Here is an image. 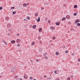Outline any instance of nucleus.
<instances>
[{"label": "nucleus", "mask_w": 80, "mask_h": 80, "mask_svg": "<svg viewBox=\"0 0 80 80\" xmlns=\"http://www.w3.org/2000/svg\"><path fill=\"white\" fill-rule=\"evenodd\" d=\"M16 70V67H14L11 69V72H12V73H14L15 71Z\"/></svg>", "instance_id": "nucleus-1"}, {"label": "nucleus", "mask_w": 80, "mask_h": 80, "mask_svg": "<svg viewBox=\"0 0 80 80\" xmlns=\"http://www.w3.org/2000/svg\"><path fill=\"white\" fill-rule=\"evenodd\" d=\"M7 27L8 28H10L11 27H12V24L10 23H8L7 25Z\"/></svg>", "instance_id": "nucleus-2"}, {"label": "nucleus", "mask_w": 80, "mask_h": 80, "mask_svg": "<svg viewBox=\"0 0 80 80\" xmlns=\"http://www.w3.org/2000/svg\"><path fill=\"white\" fill-rule=\"evenodd\" d=\"M20 41H21V40L19 39H18L16 40V42L17 43H20Z\"/></svg>", "instance_id": "nucleus-3"}, {"label": "nucleus", "mask_w": 80, "mask_h": 80, "mask_svg": "<svg viewBox=\"0 0 80 80\" xmlns=\"http://www.w3.org/2000/svg\"><path fill=\"white\" fill-rule=\"evenodd\" d=\"M70 16L69 15H67L66 16V18L68 19H70Z\"/></svg>", "instance_id": "nucleus-4"}, {"label": "nucleus", "mask_w": 80, "mask_h": 80, "mask_svg": "<svg viewBox=\"0 0 80 80\" xmlns=\"http://www.w3.org/2000/svg\"><path fill=\"white\" fill-rule=\"evenodd\" d=\"M24 78L25 79H27L28 78V76H27V75L25 74L24 76Z\"/></svg>", "instance_id": "nucleus-5"}, {"label": "nucleus", "mask_w": 80, "mask_h": 80, "mask_svg": "<svg viewBox=\"0 0 80 80\" xmlns=\"http://www.w3.org/2000/svg\"><path fill=\"white\" fill-rule=\"evenodd\" d=\"M16 42L15 41L13 40H12L11 41V43H12V44H14V43H15Z\"/></svg>", "instance_id": "nucleus-6"}, {"label": "nucleus", "mask_w": 80, "mask_h": 80, "mask_svg": "<svg viewBox=\"0 0 80 80\" xmlns=\"http://www.w3.org/2000/svg\"><path fill=\"white\" fill-rule=\"evenodd\" d=\"M79 22H80V19H77L75 21V23H77Z\"/></svg>", "instance_id": "nucleus-7"}, {"label": "nucleus", "mask_w": 80, "mask_h": 80, "mask_svg": "<svg viewBox=\"0 0 80 80\" xmlns=\"http://www.w3.org/2000/svg\"><path fill=\"white\" fill-rule=\"evenodd\" d=\"M39 32H42V28H40L38 30Z\"/></svg>", "instance_id": "nucleus-8"}, {"label": "nucleus", "mask_w": 80, "mask_h": 80, "mask_svg": "<svg viewBox=\"0 0 80 80\" xmlns=\"http://www.w3.org/2000/svg\"><path fill=\"white\" fill-rule=\"evenodd\" d=\"M62 21H65L66 20V18L65 17L63 18L62 19Z\"/></svg>", "instance_id": "nucleus-9"}, {"label": "nucleus", "mask_w": 80, "mask_h": 80, "mask_svg": "<svg viewBox=\"0 0 80 80\" xmlns=\"http://www.w3.org/2000/svg\"><path fill=\"white\" fill-rule=\"evenodd\" d=\"M14 78L16 79V80H18V79H19V78H18V76H14Z\"/></svg>", "instance_id": "nucleus-10"}, {"label": "nucleus", "mask_w": 80, "mask_h": 80, "mask_svg": "<svg viewBox=\"0 0 80 80\" xmlns=\"http://www.w3.org/2000/svg\"><path fill=\"white\" fill-rule=\"evenodd\" d=\"M23 6L24 7H26L27 6V4L25 3L23 4Z\"/></svg>", "instance_id": "nucleus-11"}, {"label": "nucleus", "mask_w": 80, "mask_h": 80, "mask_svg": "<svg viewBox=\"0 0 80 80\" xmlns=\"http://www.w3.org/2000/svg\"><path fill=\"white\" fill-rule=\"evenodd\" d=\"M5 20H7V21H8V20H9V17H6Z\"/></svg>", "instance_id": "nucleus-12"}, {"label": "nucleus", "mask_w": 80, "mask_h": 80, "mask_svg": "<svg viewBox=\"0 0 80 80\" xmlns=\"http://www.w3.org/2000/svg\"><path fill=\"white\" fill-rule=\"evenodd\" d=\"M40 20V17H38V18L37 20V21L38 22H39Z\"/></svg>", "instance_id": "nucleus-13"}, {"label": "nucleus", "mask_w": 80, "mask_h": 80, "mask_svg": "<svg viewBox=\"0 0 80 80\" xmlns=\"http://www.w3.org/2000/svg\"><path fill=\"white\" fill-rule=\"evenodd\" d=\"M60 22H57L56 23V25H58V26L60 25Z\"/></svg>", "instance_id": "nucleus-14"}, {"label": "nucleus", "mask_w": 80, "mask_h": 80, "mask_svg": "<svg viewBox=\"0 0 80 80\" xmlns=\"http://www.w3.org/2000/svg\"><path fill=\"white\" fill-rule=\"evenodd\" d=\"M50 29L51 30H55V28L53 27H50Z\"/></svg>", "instance_id": "nucleus-15"}, {"label": "nucleus", "mask_w": 80, "mask_h": 80, "mask_svg": "<svg viewBox=\"0 0 80 80\" xmlns=\"http://www.w3.org/2000/svg\"><path fill=\"white\" fill-rule=\"evenodd\" d=\"M36 27H37V26L35 25H34L32 26V28L35 29V28H36Z\"/></svg>", "instance_id": "nucleus-16"}, {"label": "nucleus", "mask_w": 80, "mask_h": 80, "mask_svg": "<svg viewBox=\"0 0 80 80\" xmlns=\"http://www.w3.org/2000/svg\"><path fill=\"white\" fill-rule=\"evenodd\" d=\"M47 52L44 53L43 54V56H44V57H46V56H47Z\"/></svg>", "instance_id": "nucleus-17"}, {"label": "nucleus", "mask_w": 80, "mask_h": 80, "mask_svg": "<svg viewBox=\"0 0 80 80\" xmlns=\"http://www.w3.org/2000/svg\"><path fill=\"white\" fill-rule=\"evenodd\" d=\"M78 7V6H77V5H74V8H77Z\"/></svg>", "instance_id": "nucleus-18"}, {"label": "nucleus", "mask_w": 80, "mask_h": 80, "mask_svg": "<svg viewBox=\"0 0 80 80\" xmlns=\"http://www.w3.org/2000/svg\"><path fill=\"white\" fill-rule=\"evenodd\" d=\"M2 42H3L5 43V44H6V45H7V43L6 42H5V41H4V40H2Z\"/></svg>", "instance_id": "nucleus-19"}, {"label": "nucleus", "mask_w": 80, "mask_h": 80, "mask_svg": "<svg viewBox=\"0 0 80 80\" xmlns=\"http://www.w3.org/2000/svg\"><path fill=\"white\" fill-rule=\"evenodd\" d=\"M34 44H35V42H34L31 43V45H32V46L34 45Z\"/></svg>", "instance_id": "nucleus-20"}, {"label": "nucleus", "mask_w": 80, "mask_h": 80, "mask_svg": "<svg viewBox=\"0 0 80 80\" xmlns=\"http://www.w3.org/2000/svg\"><path fill=\"white\" fill-rule=\"evenodd\" d=\"M16 13H17V12H16V11H14L12 12V14H13V15H15V14Z\"/></svg>", "instance_id": "nucleus-21"}, {"label": "nucleus", "mask_w": 80, "mask_h": 80, "mask_svg": "<svg viewBox=\"0 0 80 80\" xmlns=\"http://www.w3.org/2000/svg\"><path fill=\"white\" fill-rule=\"evenodd\" d=\"M77 26L78 27H80V23H78L77 25Z\"/></svg>", "instance_id": "nucleus-22"}, {"label": "nucleus", "mask_w": 80, "mask_h": 80, "mask_svg": "<svg viewBox=\"0 0 80 80\" xmlns=\"http://www.w3.org/2000/svg\"><path fill=\"white\" fill-rule=\"evenodd\" d=\"M52 40H55V37L54 36H53L52 37Z\"/></svg>", "instance_id": "nucleus-23"}, {"label": "nucleus", "mask_w": 80, "mask_h": 80, "mask_svg": "<svg viewBox=\"0 0 80 80\" xmlns=\"http://www.w3.org/2000/svg\"><path fill=\"white\" fill-rule=\"evenodd\" d=\"M44 58H46V60H47V59H48V57L46 56H44Z\"/></svg>", "instance_id": "nucleus-24"}, {"label": "nucleus", "mask_w": 80, "mask_h": 80, "mask_svg": "<svg viewBox=\"0 0 80 80\" xmlns=\"http://www.w3.org/2000/svg\"><path fill=\"white\" fill-rule=\"evenodd\" d=\"M35 17H38V14H37V13H35Z\"/></svg>", "instance_id": "nucleus-25"}, {"label": "nucleus", "mask_w": 80, "mask_h": 80, "mask_svg": "<svg viewBox=\"0 0 80 80\" xmlns=\"http://www.w3.org/2000/svg\"><path fill=\"white\" fill-rule=\"evenodd\" d=\"M77 15V13H73V15H74V16H76V15Z\"/></svg>", "instance_id": "nucleus-26"}, {"label": "nucleus", "mask_w": 80, "mask_h": 80, "mask_svg": "<svg viewBox=\"0 0 80 80\" xmlns=\"http://www.w3.org/2000/svg\"><path fill=\"white\" fill-rule=\"evenodd\" d=\"M21 45L20 44H18L17 45V46L18 47H20V46Z\"/></svg>", "instance_id": "nucleus-27"}, {"label": "nucleus", "mask_w": 80, "mask_h": 80, "mask_svg": "<svg viewBox=\"0 0 80 80\" xmlns=\"http://www.w3.org/2000/svg\"><path fill=\"white\" fill-rule=\"evenodd\" d=\"M15 8V7H13L11 8V9H14Z\"/></svg>", "instance_id": "nucleus-28"}, {"label": "nucleus", "mask_w": 80, "mask_h": 80, "mask_svg": "<svg viewBox=\"0 0 80 80\" xmlns=\"http://www.w3.org/2000/svg\"><path fill=\"white\" fill-rule=\"evenodd\" d=\"M27 19H28V20H30V18L29 17L27 18Z\"/></svg>", "instance_id": "nucleus-29"}, {"label": "nucleus", "mask_w": 80, "mask_h": 80, "mask_svg": "<svg viewBox=\"0 0 80 80\" xmlns=\"http://www.w3.org/2000/svg\"><path fill=\"white\" fill-rule=\"evenodd\" d=\"M36 61L37 62H39V60L37 59L36 60Z\"/></svg>", "instance_id": "nucleus-30"}, {"label": "nucleus", "mask_w": 80, "mask_h": 80, "mask_svg": "<svg viewBox=\"0 0 80 80\" xmlns=\"http://www.w3.org/2000/svg\"><path fill=\"white\" fill-rule=\"evenodd\" d=\"M67 80H70V78L68 77L67 78Z\"/></svg>", "instance_id": "nucleus-31"}, {"label": "nucleus", "mask_w": 80, "mask_h": 80, "mask_svg": "<svg viewBox=\"0 0 80 80\" xmlns=\"http://www.w3.org/2000/svg\"><path fill=\"white\" fill-rule=\"evenodd\" d=\"M38 38L39 40H40V39H41V37H40V36H38Z\"/></svg>", "instance_id": "nucleus-32"}, {"label": "nucleus", "mask_w": 80, "mask_h": 80, "mask_svg": "<svg viewBox=\"0 0 80 80\" xmlns=\"http://www.w3.org/2000/svg\"><path fill=\"white\" fill-rule=\"evenodd\" d=\"M30 78L31 79V80H32V79H33V78L32 77H30Z\"/></svg>", "instance_id": "nucleus-33"}, {"label": "nucleus", "mask_w": 80, "mask_h": 80, "mask_svg": "<svg viewBox=\"0 0 80 80\" xmlns=\"http://www.w3.org/2000/svg\"><path fill=\"white\" fill-rule=\"evenodd\" d=\"M78 61L79 62H80V58H79L78 59Z\"/></svg>", "instance_id": "nucleus-34"}, {"label": "nucleus", "mask_w": 80, "mask_h": 80, "mask_svg": "<svg viewBox=\"0 0 80 80\" xmlns=\"http://www.w3.org/2000/svg\"><path fill=\"white\" fill-rule=\"evenodd\" d=\"M41 10H43V9H44V8L43 7H41Z\"/></svg>", "instance_id": "nucleus-35"}, {"label": "nucleus", "mask_w": 80, "mask_h": 80, "mask_svg": "<svg viewBox=\"0 0 80 80\" xmlns=\"http://www.w3.org/2000/svg\"><path fill=\"white\" fill-rule=\"evenodd\" d=\"M30 62H31V63H33V61H32V60H30Z\"/></svg>", "instance_id": "nucleus-36"}, {"label": "nucleus", "mask_w": 80, "mask_h": 80, "mask_svg": "<svg viewBox=\"0 0 80 80\" xmlns=\"http://www.w3.org/2000/svg\"><path fill=\"white\" fill-rule=\"evenodd\" d=\"M54 73H55L56 74H57V71L56 70L55 71H54Z\"/></svg>", "instance_id": "nucleus-37"}, {"label": "nucleus", "mask_w": 80, "mask_h": 80, "mask_svg": "<svg viewBox=\"0 0 80 80\" xmlns=\"http://www.w3.org/2000/svg\"><path fill=\"white\" fill-rule=\"evenodd\" d=\"M70 77H71V78H73V75L70 76Z\"/></svg>", "instance_id": "nucleus-38"}, {"label": "nucleus", "mask_w": 80, "mask_h": 80, "mask_svg": "<svg viewBox=\"0 0 80 80\" xmlns=\"http://www.w3.org/2000/svg\"><path fill=\"white\" fill-rule=\"evenodd\" d=\"M55 80H60L59 78H56Z\"/></svg>", "instance_id": "nucleus-39"}, {"label": "nucleus", "mask_w": 80, "mask_h": 80, "mask_svg": "<svg viewBox=\"0 0 80 80\" xmlns=\"http://www.w3.org/2000/svg\"><path fill=\"white\" fill-rule=\"evenodd\" d=\"M56 55H58V52H56Z\"/></svg>", "instance_id": "nucleus-40"}, {"label": "nucleus", "mask_w": 80, "mask_h": 80, "mask_svg": "<svg viewBox=\"0 0 80 80\" xmlns=\"http://www.w3.org/2000/svg\"><path fill=\"white\" fill-rule=\"evenodd\" d=\"M68 52V51H66L65 52V53H67Z\"/></svg>", "instance_id": "nucleus-41"}, {"label": "nucleus", "mask_w": 80, "mask_h": 80, "mask_svg": "<svg viewBox=\"0 0 80 80\" xmlns=\"http://www.w3.org/2000/svg\"><path fill=\"white\" fill-rule=\"evenodd\" d=\"M66 6V5L65 4H64V5H63V7H65V6Z\"/></svg>", "instance_id": "nucleus-42"}, {"label": "nucleus", "mask_w": 80, "mask_h": 80, "mask_svg": "<svg viewBox=\"0 0 80 80\" xmlns=\"http://www.w3.org/2000/svg\"><path fill=\"white\" fill-rule=\"evenodd\" d=\"M9 31H10V32L12 31V29H11V28H10L9 29Z\"/></svg>", "instance_id": "nucleus-43"}, {"label": "nucleus", "mask_w": 80, "mask_h": 80, "mask_svg": "<svg viewBox=\"0 0 80 80\" xmlns=\"http://www.w3.org/2000/svg\"><path fill=\"white\" fill-rule=\"evenodd\" d=\"M2 7H0V10H2Z\"/></svg>", "instance_id": "nucleus-44"}, {"label": "nucleus", "mask_w": 80, "mask_h": 80, "mask_svg": "<svg viewBox=\"0 0 80 80\" xmlns=\"http://www.w3.org/2000/svg\"><path fill=\"white\" fill-rule=\"evenodd\" d=\"M46 77H47V76L45 75L44 77V78H46Z\"/></svg>", "instance_id": "nucleus-45"}, {"label": "nucleus", "mask_w": 80, "mask_h": 80, "mask_svg": "<svg viewBox=\"0 0 80 80\" xmlns=\"http://www.w3.org/2000/svg\"><path fill=\"white\" fill-rule=\"evenodd\" d=\"M17 35L18 36H19V34H17Z\"/></svg>", "instance_id": "nucleus-46"}, {"label": "nucleus", "mask_w": 80, "mask_h": 80, "mask_svg": "<svg viewBox=\"0 0 80 80\" xmlns=\"http://www.w3.org/2000/svg\"><path fill=\"white\" fill-rule=\"evenodd\" d=\"M49 80H50V79H51V78H49Z\"/></svg>", "instance_id": "nucleus-47"}, {"label": "nucleus", "mask_w": 80, "mask_h": 80, "mask_svg": "<svg viewBox=\"0 0 80 80\" xmlns=\"http://www.w3.org/2000/svg\"><path fill=\"white\" fill-rule=\"evenodd\" d=\"M50 22V21H48V23H49V22Z\"/></svg>", "instance_id": "nucleus-48"}, {"label": "nucleus", "mask_w": 80, "mask_h": 80, "mask_svg": "<svg viewBox=\"0 0 80 80\" xmlns=\"http://www.w3.org/2000/svg\"><path fill=\"white\" fill-rule=\"evenodd\" d=\"M33 80H36V79H34Z\"/></svg>", "instance_id": "nucleus-49"}, {"label": "nucleus", "mask_w": 80, "mask_h": 80, "mask_svg": "<svg viewBox=\"0 0 80 80\" xmlns=\"http://www.w3.org/2000/svg\"><path fill=\"white\" fill-rule=\"evenodd\" d=\"M41 79H42V78H40Z\"/></svg>", "instance_id": "nucleus-50"}, {"label": "nucleus", "mask_w": 80, "mask_h": 80, "mask_svg": "<svg viewBox=\"0 0 80 80\" xmlns=\"http://www.w3.org/2000/svg\"><path fill=\"white\" fill-rule=\"evenodd\" d=\"M8 35H10L9 34H8Z\"/></svg>", "instance_id": "nucleus-51"}, {"label": "nucleus", "mask_w": 80, "mask_h": 80, "mask_svg": "<svg viewBox=\"0 0 80 80\" xmlns=\"http://www.w3.org/2000/svg\"><path fill=\"white\" fill-rule=\"evenodd\" d=\"M46 18V19H47V18Z\"/></svg>", "instance_id": "nucleus-52"}, {"label": "nucleus", "mask_w": 80, "mask_h": 80, "mask_svg": "<svg viewBox=\"0 0 80 80\" xmlns=\"http://www.w3.org/2000/svg\"><path fill=\"white\" fill-rule=\"evenodd\" d=\"M47 21V20L46 19V21Z\"/></svg>", "instance_id": "nucleus-53"}, {"label": "nucleus", "mask_w": 80, "mask_h": 80, "mask_svg": "<svg viewBox=\"0 0 80 80\" xmlns=\"http://www.w3.org/2000/svg\"><path fill=\"white\" fill-rule=\"evenodd\" d=\"M24 20H25V19H24Z\"/></svg>", "instance_id": "nucleus-54"}, {"label": "nucleus", "mask_w": 80, "mask_h": 80, "mask_svg": "<svg viewBox=\"0 0 80 80\" xmlns=\"http://www.w3.org/2000/svg\"><path fill=\"white\" fill-rule=\"evenodd\" d=\"M22 80V79L21 78V80Z\"/></svg>", "instance_id": "nucleus-55"}, {"label": "nucleus", "mask_w": 80, "mask_h": 80, "mask_svg": "<svg viewBox=\"0 0 80 80\" xmlns=\"http://www.w3.org/2000/svg\"><path fill=\"white\" fill-rule=\"evenodd\" d=\"M17 52H18V51H17Z\"/></svg>", "instance_id": "nucleus-56"}, {"label": "nucleus", "mask_w": 80, "mask_h": 80, "mask_svg": "<svg viewBox=\"0 0 80 80\" xmlns=\"http://www.w3.org/2000/svg\"><path fill=\"white\" fill-rule=\"evenodd\" d=\"M72 55H74V54H72Z\"/></svg>", "instance_id": "nucleus-57"}, {"label": "nucleus", "mask_w": 80, "mask_h": 80, "mask_svg": "<svg viewBox=\"0 0 80 80\" xmlns=\"http://www.w3.org/2000/svg\"><path fill=\"white\" fill-rule=\"evenodd\" d=\"M26 20V21H27V20Z\"/></svg>", "instance_id": "nucleus-58"}, {"label": "nucleus", "mask_w": 80, "mask_h": 80, "mask_svg": "<svg viewBox=\"0 0 80 80\" xmlns=\"http://www.w3.org/2000/svg\"><path fill=\"white\" fill-rule=\"evenodd\" d=\"M1 66V65L0 64V66Z\"/></svg>", "instance_id": "nucleus-59"}]
</instances>
